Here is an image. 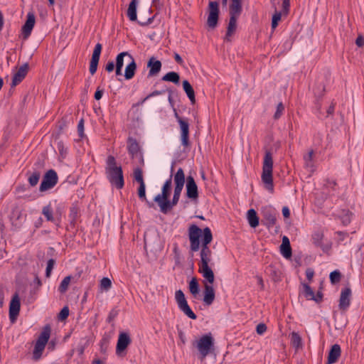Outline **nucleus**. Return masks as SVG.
Here are the masks:
<instances>
[{"label":"nucleus","mask_w":364,"mask_h":364,"mask_svg":"<svg viewBox=\"0 0 364 364\" xmlns=\"http://www.w3.org/2000/svg\"><path fill=\"white\" fill-rule=\"evenodd\" d=\"M185 183V174L182 168H179L174 175V193L173 194L180 195Z\"/></svg>","instance_id":"15"},{"label":"nucleus","mask_w":364,"mask_h":364,"mask_svg":"<svg viewBox=\"0 0 364 364\" xmlns=\"http://www.w3.org/2000/svg\"><path fill=\"white\" fill-rule=\"evenodd\" d=\"M273 158L270 150H266L262 164V181L264 183L265 188L273 193Z\"/></svg>","instance_id":"4"},{"label":"nucleus","mask_w":364,"mask_h":364,"mask_svg":"<svg viewBox=\"0 0 364 364\" xmlns=\"http://www.w3.org/2000/svg\"><path fill=\"white\" fill-rule=\"evenodd\" d=\"M35 22L36 18L34 14L33 13H28L27 19L21 28L23 39H27L31 36Z\"/></svg>","instance_id":"16"},{"label":"nucleus","mask_w":364,"mask_h":364,"mask_svg":"<svg viewBox=\"0 0 364 364\" xmlns=\"http://www.w3.org/2000/svg\"><path fill=\"white\" fill-rule=\"evenodd\" d=\"M103 93H104V90L100 89V87H97V90L95 91V99L96 100H100L102 95H103Z\"/></svg>","instance_id":"63"},{"label":"nucleus","mask_w":364,"mask_h":364,"mask_svg":"<svg viewBox=\"0 0 364 364\" xmlns=\"http://www.w3.org/2000/svg\"><path fill=\"white\" fill-rule=\"evenodd\" d=\"M137 193H138V196H139V199L141 200L146 201L147 205L150 208L153 206V203H151L146 199V185H145V183L139 184V187L138 188Z\"/></svg>","instance_id":"35"},{"label":"nucleus","mask_w":364,"mask_h":364,"mask_svg":"<svg viewBox=\"0 0 364 364\" xmlns=\"http://www.w3.org/2000/svg\"><path fill=\"white\" fill-rule=\"evenodd\" d=\"M353 215L352 212L349 210L343 209L339 215V218L343 225L346 226L351 222V217Z\"/></svg>","instance_id":"30"},{"label":"nucleus","mask_w":364,"mask_h":364,"mask_svg":"<svg viewBox=\"0 0 364 364\" xmlns=\"http://www.w3.org/2000/svg\"><path fill=\"white\" fill-rule=\"evenodd\" d=\"M127 57L129 59H132V55L127 51L119 53L116 57L115 65L116 67L123 68L124 58Z\"/></svg>","instance_id":"33"},{"label":"nucleus","mask_w":364,"mask_h":364,"mask_svg":"<svg viewBox=\"0 0 364 364\" xmlns=\"http://www.w3.org/2000/svg\"><path fill=\"white\" fill-rule=\"evenodd\" d=\"M280 252L282 256L286 259H290L292 255L291 245H280Z\"/></svg>","instance_id":"43"},{"label":"nucleus","mask_w":364,"mask_h":364,"mask_svg":"<svg viewBox=\"0 0 364 364\" xmlns=\"http://www.w3.org/2000/svg\"><path fill=\"white\" fill-rule=\"evenodd\" d=\"M78 209L77 207H72L70 208V218L72 219L71 223H74L77 217Z\"/></svg>","instance_id":"57"},{"label":"nucleus","mask_w":364,"mask_h":364,"mask_svg":"<svg viewBox=\"0 0 364 364\" xmlns=\"http://www.w3.org/2000/svg\"><path fill=\"white\" fill-rule=\"evenodd\" d=\"M214 346V340L211 333L203 335L197 342V348L203 358L207 356Z\"/></svg>","instance_id":"8"},{"label":"nucleus","mask_w":364,"mask_h":364,"mask_svg":"<svg viewBox=\"0 0 364 364\" xmlns=\"http://www.w3.org/2000/svg\"><path fill=\"white\" fill-rule=\"evenodd\" d=\"M102 49V45L100 43H97L95 46L92 56L96 57L97 58H100Z\"/></svg>","instance_id":"53"},{"label":"nucleus","mask_w":364,"mask_h":364,"mask_svg":"<svg viewBox=\"0 0 364 364\" xmlns=\"http://www.w3.org/2000/svg\"><path fill=\"white\" fill-rule=\"evenodd\" d=\"M188 239L190 241V250L193 252L200 250V260L198 263V272L202 274L207 281L204 284L203 302L205 305H211L215 298V293L212 284L215 281V276L211 268L213 252L209 247V244L213 240V234L208 227L201 230L195 224L188 228Z\"/></svg>","instance_id":"1"},{"label":"nucleus","mask_w":364,"mask_h":364,"mask_svg":"<svg viewBox=\"0 0 364 364\" xmlns=\"http://www.w3.org/2000/svg\"><path fill=\"white\" fill-rule=\"evenodd\" d=\"M136 68V63L134 57L132 56V59H129V63L125 68L124 74L125 80H129L132 79L135 75Z\"/></svg>","instance_id":"21"},{"label":"nucleus","mask_w":364,"mask_h":364,"mask_svg":"<svg viewBox=\"0 0 364 364\" xmlns=\"http://www.w3.org/2000/svg\"><path fill=\"white\" fill-rule=\"evenodd\" d=\"M118 315V310L113 309H112L107 318V322L111 323Z\"/></svg>","instance_id":"55"},{"label":"nucleus","mask_w":364,"mask_h":364,"mask_svg":"<svg viewBox=\"0 0 364 364\" xmlns=\"http://www.w3.org/2000/svg\"><path fill=\"white\" fill-rule=\"evenodd\" d=\"M314 151L313 149L309 151L308 154L304 156V166L306 168H314L313 156Z\"/></svg>","instance_id":"36"},{"label":"nucleus","mask_w":364,"mask_h":364,"mask_svg":"<svg viewBox=\"0 0 364 364\" xmlns=\"http://www.w3.org/2000/svg\"><path fill=\"white\" fill-rule=\"evenodd\" d=\"M342 275L339 270H334L330 273L329 279L332 284L338 283L341 279Z\"/></svg>","instance_id":"42"},{"label":"nucleus","mask_w":364,"mask_h":364,"mask_svg":"<svg viewBox=\"0 0 364 364\" xmlns=\"http://www.w3.org/2000/svg\"><path fill=\"white\" fill-rule=\"evenodd\" d=\"M247 218L249 225L251 228H256L259 225V218L257 216V212L254 209L248 210L247 213Z\"/></svg>","instance_id":"26"},{"label":"nucleus","mask_w":364,"mask_h":364,"mask_svg":"<svg viewBox=\"0 0 364 364\" xmlns=\"http://www.w3.org/2000/svg\"><path fill=\"white\" fill-rule=\"evenodd\" d=\"M45 347V345L36 342L33 352V358L34 360H38L41 358Z\"/></svg>","instance_id":"34"},{"label":"nucleus","mask_w":364,"mask_h":364,"mask_svg":"<svg viewBox=\"0 0 364 364\" xmlns=\"http://www.w3.org/2000/svg\"><path fill=\"white\" fill-rule=\"evenodd\" d=\"M28 64L27 63H24L18 68L13 76L11 87H15L23 81L28 73Z\"/></svg>","instance_id":"18"},{"label":"nucleus","mask_w":364,"mask_h":364,"mask_svg":"<svg viewBox=\"0 0 364 364\" xmlns=\"http://www.w3.org/2000/svg\"><path fill=\"white\" fill-rule=\"evenodd\" d=\"M112 287V281L108 277H103L100 280V288L101 290L108 291Z\"/></svg>","instance_id":"44"},{"label":"nucleus","mask_w":364,"mask_h":364,"mask_svg":"<svg viewBox=\"0 0 364 364\" xmlns=\"http://www.w3.org/2000/svg\"><path fill=\"white\" fill-rule=\"evenodd\" d=\"M326 92L325 86L322 84L318 85L314 89V93L316 96V107L318 109H321V105L319 102V100L322 98L324 93Z\"/></svg>","instance_id":"29"},{"label":"nucleus","mask_w":364,"mask_h":364,"mask_svg":"<svg viewBox=\"0 0 364 364\" xmlns=\"http://www.w3.org/2000/svg\"><path fill=\"white\" fill-rule=\"evenodd\" d=\"M355 44L358 47H363L364 46V38L362 36H358L355 40Z\"/></svg>","instance_id":"64"},{"label":"nucleus","mask_w":364,"mask_h":364,"mask_svg":"<svg viewBox=\"0 0 364 364\" xmlns=\"http://www.w3.org/2000/svg\"><path fill=\"white\" fill-rule=\"evenodd\" d=\"M138 4V0H131V1L129 2L127 11V15L129 21H137L136 9Z\"/></svg>","instance_id":"24"},{"label":"nucleus","mask_w":364,"mask_h":364,"mask_svg":"<svg viewBox=\"0 0 364 364\" xmlns=\"http://www.w3.org/2000/svg\"><path fill=\"white\" fill-rule=\"evenodd\" d=\"M180 195L173 194V198L171 200L168 198L166 200L164 201L160 204L159 208L161 213L166 214L169 210H171L173 206L176 205L178 203Z\"/></svg>","instance_id":"20"},{"label":"nucleus","mask_w":364,"mask_h":364,"mask_svg":"<svg viewBox=\"0 0 364 364\" xmlns=\"http://www.w3.org/2000/svg\"><path fill=\"white\" fill-rule=\"evenodd\" d=\"M41 177V173L38 171L31 173L28 178V183L31 186L33 187L36 186Z\"/></svg>","instance_id":"40"},{"label":"nucleus","mask_w":364,"mask_h":364,"mask_svg":"<svg viewBox=\"0 0 364 364\" xmlns=\"http://www.w3.org/2000/svg\"><path fill=\"white\" fill-rule=\"evenodd\" d=\"M352 291L349 287L342 289L340 298L338 308L339 310L345 313L350 305Z\"/></svg>","instance_id":"10"},{"label":"nucleus","mask_w":364,"mask_h":364,"mask_svg":"<svg viewBox=\"0 0 364 364\" xmlns=\"http://www.w3.org/2000/svg\"><path fill=\"white\" fill-rule=\"evenodd\" d=\"M154 16H153L151 17L148 18L147 20H146V21H138L137 23H138V24H139L141 26H149L151 23H152V22L154 21Z\"/></svg>","instance_id":"59"},{"label":"nucleus","mask_w":364,"mask_h":364,"mask_svg":"<svg viewBox=\"0 0 364 364\" xmlns=\"http://www.w3.org/2000/svg\"><path fill=\"white\" fill-rule=\"evenodd\" d=\"M67 127V122L65 119H62L58 124V134H60L63 129Z\"/></svg>","instance_id":"60"},{"label":"nucleus","mask_w":364,"mask_h":364,"mask_svg":"<svg viewBox=\"0 0 364 364\" xmlns=\"http://www.w3.org/2000/svg\"><path fill=\"white\" fill-rule=\"evenodd\" d=\"M127 150L132 158H134L140 150L139 143L133 137L129 136L127 139Z\"/></svg>","instance_id":"22"},{"label":"nucleus","mask_w":364,"mask_h":364,"mask_svg":"<svg viewBox=\"0 0 364 364\" xmlns=\"http://www.w3.org/2000/svg\"><path fill=\"white\" fill-rule=\"evenodd\" d=\"M99 60L100 58L92 56L89 68V70L91 75H94L97 72Z\"/></svg>","instance_id":"45"},{"label":"nucleus","mask_w":364,"mask_h":364,"mask_svg":"<svg viewBox=\"0 0 364 364\" xmlns=\"http://www.w3.org/2000/svg\"><path fill=\"white\" fill-rule=\"evenodd\" d=\"M50 332L51 328L50 325H46L43 327V331L38 336L36 342L46 346L50 336Z\"/></svg>","instance_id":"25"},{"label":"nucleus","mask_w":364,"mask_h":364,"mask_svg":"<svg viewBox=\"0 0 364 364\" xmlns=\"http://www.w3.org/2000/svg\"><path fill=\"white\" fill-rule=\"evenodd\" d=\"M261 214L262 215V224L265 225L267 229L272 228L277 223L278 213L272 205H266L262 208Z\"/></svg>","instance_id":"5"},{"label":"nucleus","mask_w":364,"mask_h":364,"mask_svg":"<svg viewBox=\"0 0 364 364\" xmlns=\"http://www.w3.org/2000/svg\"><path fill=\"white\" fill-rule=\"evenodd\" d=\"M186 196L187 198L196 200L198 198V186L192 176H188L186 178Z\"/></svg>","instance_id":"14"},{"label":"nucleus","mask_w":364,"mask_h":364,"mask_svg":"<svg viewBox=\"0 0 364 364\" xmlns=\"http://www.w3.org/2000/svg\"><path fill=\"white\" fill-rule=\"evenodd\" d=\"M146 66L149 68L148 77H153L157 75L159 73L161 70L162 63L154 56H151L149 59Z\"/></svg>","instance_id":"17"},{"label":"nucleus","mask_w":364,"mask_h":364,"mask_svg":"<svg viewBox=\"0 0 364 364\" xmlns=\"http://www.w3.org/2000/svg\"><path fill=\"white\" fill-rule=\"evenodd\" d=\"M175 299L176 303L178 304V309L188 318L196 320L197 318L196 314L191 310L189 306L186 299L185 297V294L183 292L179 289L177 290L175 293Z\"/></svg>","instance_id":"6"},{"label":"nucleus","mask_w":364,"mask_h":364,"mask_svg":"<svg viewBox=\"0 0 364 364\" xmlns=\"http://www.w3.org/2000/svg\"><path fill=\"white\" fill-rule=\"evenodd\" d=\"M323 237V234L321 231H316L312 235V241L313 243L316 247H322V240Z\"/></svg>","instance_id":"41"},{"label":"nucleus","mask_w":364,"mask_h":364,"mask_svg":"<svg viewBox=\"0 0 364 364\" xmlns=\"http://www.w3.org/2000/svg\"><path fill=\"white\" fill-rule=\"evenodd\" d=\"M55 264V260L54 259H50L47 262V267L46 269V277H50L52 269Z\"/></svg>","instance_id":"50"},{"label":"nucleus","mask_w":364,"mask_h":364,"mask_svg":"<svg viewBox=\"0 0 364 364\" xmlns=\"http://www.w3.org/2000/svg\"><path fill=\"white\" fill-rule=\"evenodd\" d=\"M69 316V308L68 306H64L58 314V318L60 321L65 320Z\"/></svg>","instance_id":"51"},{"label":"nucleus","mask_w":364,"mask_h":364,"mask_svg":"<svg viewBox=\"0 0 364 364\" xmlns=\"http://www.w3.org/2000/svg\"><path fill=\"white\" fill-rule=\"evenodd\" d=\"M281 18H282V13L280 11H277V10L275 11L274 14H273L272 16V28L273 30H274L278 24H279V22L281 21Z\"/></svg>","instance_id":"47"},{"label":"nucleus","mask_w":364,"mask_h":364,"mask_svg":"<svg viewBox=\"0 0 364 364\" xmlns=\"http://www.w3.org/2000/svg\"><path fill=\"white\" fill-rule=\"evenodd\" d=\"M219 4L218 1H210L208 4V16L207 25L210 28H215L218 26L219 18Z\"/></svg>","instance_id":"9"},{"label":"nucleus","mask_w":364,"mask_h":364,"mask_svg":"<svg viewBox=\"0 0 364 364\" xmlns=\"http://www.w3.org/2000/svg\"><path fill=\"white\" fill-rule=\"evenodd\" d=\"M42 214L46 217L48 221L54 223L57 226L59 225L60 220V218H56L53 216V210L50 204H48L43 208Z\"/></svg>","instance_id":"23"},{"label":"nucleus","mask_w":364,"mask_h":364,"mask_svg":"<svg viewBox=\"0 0 364 364\" xmlns=\"http://www.w3.org/2000/svg\"><path fill=\"white\" fill-rule=\"evenodd\" d=\"M175 117L179 124L181 134H189V123L188 119L181 117L175 112Z\"/></svg>","instance_id":"28"},{"label":"nucleus","mask_w":364,"mask_h":364,"mask_svg":"<svg viewBox=\"0 0 364 364\" xmlns=\"http://www.w3.org/2000/svg\"><path fill=\"white\" fill-rule=\"evenodd\" d=\"M181 141L184 149H190L191 144L189 140V134H181Z\"/></svg>","instance_id":"49"},{"label":"nucleus","mask_w":364,"mask_h":364,"mask_svg":"<svg viewBox=\"0 0 364 364\" xmlns=\"http://www.w3.org/2000/svg\"><path fill=\"white\" fill-rule=\"evenodd\" d=\"M172 186V174L169 178L164 183L161 189V193L155 196L154 200L158 203L159 206L161 203L166 200L170 197Z\"/></svg>","instance_id":"12"},{"label":"nucleus","mask_w":364,"mask_h":364,"mask_svg":"<svg viewBox=\"0 0 364 364\" xmlns=\"http://www.w3.org/2000/svg\"><path fill=\"white\" fill-rule=\"evenodd\" d=\"M341 355V348L338 344H334L331 346L327 358L326 364L336 363Z\"/></svg>","instance_id":"19"},{"label":"nucleus","mask_w":364,"mask_h":364,"mask_svg":"<svg viewBox=\"0 0 364 364\" xmlns=\"http://www.w3.org/2000/svg\"><path fill=\"white\" fill-rule=\"evenodd\" d=\"M115 67H116V65H115L114 61L109 60L105 66V70L108 73H112V71H114Z\"/></svg>","instance_id":"58"},{"label":"nucleus","mask_w":364,"mask_h":364,"mask_svg":"<svg viewBox=\"0 0 364 364\" xmlns=\"http://www.w3.org/2000/svg\"><path fill=\"white\" fill-rule=\"evenodd\" d=\"M58 182V176L53 169L48 170L43 177L39 191L41 192L53 188Z\"/></svg>","instance_id":"7"},{"label":"nucleus","mask_w":364,"mask_h":364,"mask_svg":"<svg viewBox=\"0 0 364 364\" xmlns=\"http://www.w3.org/2000/svg\"><path fill=\"white\" fill-rule=\"evenodd\" d=\"M323 299V294L321 291H318L316 294H314V298L311 299V300H314L316 303H320L322 301Z\"/></svg>","instance_id":"62"},{"label":"nucleus","mask_w":364,"mask_h":364,"mask_svg":"<svg viewBox=\"0 0 364 364\" xmlns=\"http://www.w3.org/2000/svg\"><path fill=\"white\" fill-rule=\"evenodd\" d=\"M229 6L230 20L227 27L225 40L230 41V37L235 33L237 28V21L242 11V0H230Z\"/></svg>","instance_id":"3"},{"label":"nucleus","mask_w":364,"mask_h":364,"mask_svg":"<svg viewBox=\"0 0 364 364\" xmlns=\"http://www.w3.org/2000/svg\"><path fill=\"white\" fill-rule=\"evenodd\" d=\"M162 80L171 82L174 84H178L180 81V75L178 73L171 71L162 77Z\"/></svg>","instance_id":"31"},{"label":"nucleus","mask_w":364,"mask_h":364,"mask_svg":"<svg viewBox=\"0 0 364 364\" xmlns=\"http://www.w3.org/2000/svg\"><path fill=\"white\" fill-rule=\"evenodd\" d=\"M57 149L59 151L60 156L62 159H65L68 154V147L65 146V143L62 140H58L57 141Z\"/></svg>","instance_id":"39"},{"label":"nucleus","mask_w":364,"mask_h":364,"mask_svg":"<svg viewBox=\"0 0 364 364\" xmlns=\"http://www.w3.org/2000/svg\"><path fill=\"white\" fill-rule=\"evenodd\" d=\"M77 132H78L79 136L81 139L84 137L85 134H84V119H81L78 122Z\"/></svg>","instance_id":"54"},{"label":"nucleus","mask_w":364,"mask_h":364,"mask_svg":"<svg viewBox=\"0 0 364 364\" xmlns=\"http://www.w3.org/2000/svg\"><path fill=\"white\" fill-rule=\"evenodd\" d=\"M183 89L184 92L186 93L188 99L191 102L192 104H195L196 102V97H195V92L192 87V85L190 84V82L185 80L182 82Z\"/></svg>","instance_id":"27"},{"label":"nucleus","mask_w":364,"mask_h":364,"mask_svg":"<svg viewBox=\"0 0 364 364\" xmlns=\"http://www.w3.org/2000/svg\"><path fill=\"white\" fill-rule=\"evenodd\" d=\"M131 343L132 339L130 338L129 333L127 332H121L118 336L116 346V354L119 355L127 349Z\"/></svg>","instance_id":"13"},{"label":"nucleus","mask_w":364,"mask_h":364,"mask_svg":"<svg viewBox=\"0 0 364 364\" xmlns=\"http://www.w3.org/2000/svg\"><path fill=\"white\" fill-rule=\"evenodd\" d=\"M267 326L265 323H259L256 327V332L259 335H262L267 331Z\"/></svg>","instance_id":"56"},{"label":"nucleus","mask_w":364,"mask_h":364,"mask_svg":"<svg viewBox=\"0 0 364 364\" xmlns=\"http://www.w3.org/2000/svg\"><path fill=\"white\" fill-rule=\"evenodd\" d=\"M105 176L110 185L117 189H122L124 186V178L122 166L117 164L114 156L107 157L105 168Z\"/></svg>","instance_id":"2"},{"label":"nucleus","mask_w":364,"mask_h":364,"mask_svg":"<svg viewBox=\"0 0 364 364\" xmlns=\"http://www.w3.org/2000/svg\"><path fill=\"white\" fill-rule=\"evenodd\" d=\"M290 6V0H282V10L284 14H288Z\"/></svg>","instance_id":"61"},{"label":"nucleus","mask_w":364,"mask_h":364,"mask_svg":"<svg viewBox=\"0 0 364 364\" xmlns=\"http://www.w3.org/2000/svg\"><path fill=\"white\" fill-rule=\"evenodd\" d=\"M21 302L18 294L16 292L9 304V318L11 323H14L19 314Z\"/></svg>","instance_id":"11"},{"label":"nucleus","mask_w":364,"mask_h":364,"mask_svg":"<svg viewBox=\"0 0 364 364\" xmlns=\"http://www.w3.org/2000/svg\"><path fill=\"white\" fill-rule=\"evenodd\" d=\"M134 178L139 184L145 183L143 178V171L141 168H136L134 170Z\"/></svg>","instance_id":"48"},{"label":"nucleus","mask_w":364,"mask_h":364,"mask_svg":"<svg viewBox=\"0 0 364 364\" xmlns=\"http://www.w3.org/2000/svg\"><path fill=\"white\" fill-rule=\"evenodd\" d=\"M188 289H189L191 294L194 297H196V296L199 294V291H200L199 284H198V282L196 277H193L191 279V280L189 282Z\"/></svg>","instance_id":"32"},{"label":"nucleus","mask_w":364,"mask_h":364,"mask_svg":"<svg viewBox=\"0 0 364 364\" xmlns=\"http://www.w3.org/2000/svg\"><path fill=\"white\" fill-rule=\"evenodd\" d=\"M284 106L282 102H279L277 106V110L274 114V119H279L283 114Z\"/></svg>","instance_id":"52"},{"label":"nucleus","mask_w":364,"mask_h":364,"mask_svg":"<svg viewBox=\"0 0 364 364\" xmlns=\"http://www.w3.org/2000/svg\"><path fill=\"white\" fill-rule=\"evenodd\" d=\"M304 287V296L309 300H311L314 298V291L311 287L307 284H303Z\"/></svg>","instance_id":"46"},{"label":"nucleus","mask_w":364,"mask_h":364,"mask_svg":"<svg viewBox=\"0 0 364 364\" xmlns=\"http://www.w3.org/2000/svg\"><path fill=\"white\" fill-rule=\"evenodd\" d=\"M71 278H72L71 276H67L61 281V282L58 287V291L61 294H63L68 291Z\"/></svg>","instance_id":"38"},{"label":"nucleus","mask_w":364,"mask_h":364,"mask_svg":"<svg viewBox=\"0 0 364 364\" xmlns=\"http://www.w3.org/2000/svg\"><path fill=\"white\" fill-rule=\"evenodd\" d=\"M291 343L296 348H299L302 346L301 338L296 332H292L291 334Z\"/></svg>","instance_id":"37"}]
</instances>
